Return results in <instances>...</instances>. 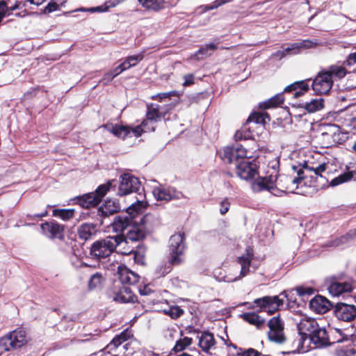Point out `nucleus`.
<instances>
[{"mask_svg":"<svg viewBox=\"0 0 356 356\" xmlns=\"http://www.w3.org/2000/svg\"><path fill=\"white\" fill-rule=\"evenodd\" d=\"M120 184L117 195L125 196L132 193H136L141 186V182L138 177L130 174L123 173L119 177Z\"/></svg>","mask_w":356,"mask_h":356,"instance_id":"nucleus-9","label":"nucleus"},{"mask_svg":"<svg viewBox=\"0 0 356 356\" xmlns=\"http://www.w3.org/2000/svg\"><path fill=\"white\" fill-rule=\"evenodd\" d=\"M297 294L300 297H305L307 296H312L314 293L315 290L312 286H298L295 289Z\"/></svg>","mask_w":356,"mask_h":356,"instance_id":"nucleus-51","label":"nucleus"},{"mask_svg":"<svg viewBox=\"0 0 356 356\" xmlns=\"http://www.w3.org/2000/svg\"><path fill=\"white\" fill-rule=\"evenodd\" d=\"M293 179V176L289 175H280L275 179L280 189L279 193H293L295 189L298 188Z\"/></svg>","mask_w":356,"mask_h":356,"instance_id":"nucleus-25","label":"nucleus"},{"mask_svg":"<svg viewBox=\"0 0 356 356\" xmlns=\"http://www.w3.org/2000/svg\"><path fill=\"white\" fill-rule=\"evenodd\" d=\"M108 131L112 133L115 136L125 140L130 134V126L114 124L111 129H108Z\"/></svg>","mask_w":356,"mask_h":356,"instance_id":"nucleus-36","label":"nucleus"},{"mask_svg":"<svg viewBox=\"0 0 356 356\" xmlns=\"http://www.w3.org/2000/svg\"><path fill=\"white\" fill-rule=\"evenodd\" d=\"M230 202H229L228 198L226 197L220 202V213L222 215H225L228 212Z\"/></svg>","mask_w":356,"mask_h":356,"instance_id":"nucleus-61","label":"nucleus"},{"mask_svg":"<svg viewBox=\"0 0 356 356\" xmlns=\"http://www.w3.org/2000/svg\"><path fill=\"white\" fill-rule=\"evenodd\" d=\"M331 128L333 129L332 131L330 132H323L322 136L324 139L328 141L327 147L332 146L334 144L339 143V136L340 135L339 127L335 125H332Z\"/></svg>","mask_w":356,"mask_h":356,"instance_id":"nucleus-40","label":"nucleus"},{"mask_svg":"<svg viewBox=\"0 0 356 356\" xmlns=\"http://www.w3.org/2000/svg\"><path fill=\"white\" fill-rule=\"evenodd\" d=\"M146 247L143 244H139L136 246L135 250H132L129 252H124V254H134V259L136 264L144 265L145 260Z\"/></svg>","mask_w":356,"mask_h":356,"instance_id":"nucleus-37","label":"nucleus"},{"mask_svg":"<svg viewBox=\"0 0 356 356\" xmlns=\"http://www.w3.org/2000/svg\"><path fill=\"white\" fill-rule=\"evenodd\" d=\"M342 127L346 131H356V118L348 116L344 119Z\"/></svg>","mask_w":356,"mask_h":356,"instance_id":"nucleus-50","label":"nucleus"},{"mask_svg":"<svg viewBox=\"0 0 356 356\" xmlns=\"http://www.w3.org/2000/svg\"><path fill=\"white\" fill-rule=\"evenodd\" d=\"M234 149L236 152V161L244 160L245 158H251L252 156L249 155L248 151L241 145H234Z\"/></svg>","mask_w":356,"mask_h":356,"instance_id":"nucleus-49","label":"nucleus"},{"mask_svg":"<svg viewBox=\"0 0 356 356\" xmlns=\"http://www.w3.org/2000/svg\"><path fill=\"white\" fill-rule=\"evenodd\" d=\"M193 343V339L188 337H184L179 340H177L175 343V346L172 348V350L175 353H178L183 351L187 347L191 346Z\"/></svg>","mask_w":356,"mask_h":356,"instance_id":"nucleus-45","label":"nucleus"},{"mask_svg":"<svg viewBox=\"0 0 356 356\" xmlns=\"http://www.w3.org/2000/svg\"><path fill=\"white\" fill-rule=\"evenodd\" d=\"M327 290L330 295L338 297L343 293L352 292L353 287L350 283L341 282L337 277L333 276L327 281Z\"/></svg>","mask_w":356,"mask_h":356,"instance_id":"nucleus-18","label":"nucleus"},{"mask_svg":"<svg viewBox=\"0 0 356 356\" xmlns=\"http://www.w3.org/2000/svg\"><path fill=\"white\" fill-rule=\"evenodd\" d=\"M118 275L121 282L120 285H134L139 282L140 277L135 272L129 269L125 265L118 267Z\"/></svg>","mask_w":356,"mask_h":356,"instance_id":"nucleus-21","label":"nucleus"},{"mask_svg":"<svg viewBox=\"0 0 356 356\" xmlns=\"http://www.w3.org/2000/svg\"><path fill=\"white\" fill-rule=\"evenodd\" d=\"M302 52L299 42L292 43L286 48L284 51V53L286 54H298Z\"/></svg>","mask_w":356,"mask_h":356,"instance_id":"nucleus-58","label":"nucleus"},{"mask_svg":"<svg viewBox=\"0 0 356 356\" xmlns=\"http://www.w3.org/2000/svg\"><path fill=\"white\" fill-rule=\"evenodd\" d=\"M147 207V202L137 200L129 206L124 213L115 216L111 223L113 230L119 234H125L124 232L140 217Z\"/></svg>","mask_w":356,"mask_h":356,"instance_id":"nucleus-2","label":"nucleus"},{"mask_svg":"<svg viewBox=\"0 0 356 356\" xmlns=\"http://www.w3.org/2000/svg\"><path fill=\"white\" fill-rule=\"evenodd\" d=\"M40 228L42 234L51 240H65L66 226L58 222L55 220L46 221L42 223L40 225Z\"/></svg>","mask_w":356,"mask_h":356,"instance_id":"nucleus-11","label":"nucleus"},{"mask_svg":"<svg viewBox=\"0 0 356 356\" xmlns=\"http://www.w3.org/2000/svg\"><path fill=\"white\" fill-rule=\"evenodd\" d=\"M133 337L134 334L132 333V330L129 328H127L120 334L115 335L107 347L110 348L111 350L115 349Z\"/></svg>","mask_w":356,"mask_h":356,"instance_id":"nucleus-29","label":"nucleus"},{"mask_svg":"<svg viewBox=\"0 0 356 356\" xmlns=\"http://www.w3.org/2000/svg\"><path fill=\"white\" fill-rule=\"evenodd\" d=\"M177 95V91L172 90L170 92H161L151 96V99L157 100L159 102H163L165 99H170L172 97L176 96Z\"/></svg>","mask_w":356,"mask_h":356,"instance_id":"nucleus-54","label":"nucleus"},{"mask_svg":"<svg viewBox=\"0 0 356 356\" xmlns=\"http://www.w3.org/2000/svg\"><path fill=\"white\" fill-rule=\"evenodd\" d=\"M311 80V79H306L293 82L285 87L282 92L274 95L267 101L259 103V108L266 110L280 106L284 102V93H291L294 98L304 95L310 90L309 82Z\"/></svg>","mask_w":356,"mask_h":356,"instance_id":"nucleus-3","label":"nucleus"},{"mask_svg":"<svg viewBox=\"0 0 356 356\" xmlns=\"http://www.w3.org/2000/svg\"><path fill=\"white\" fill-rule=\"evenodd\" d=\"M298 42L302 51L303 50L316 49V47L322 45V42L318 39L302 40Z\"/></svg>","mask_w":356,"mask_h":356,"instance_id":"nucleus-47","label":"nucleus"},{"mask_svg":"<svg viewBox=\"0 0 356 356\" xmlns=\"http://www.w3.org/2000/svg\"><path fill=\"white\" fill-rule=\"evenodd\" d=\"M145 10L158 12L164 8L165 0H138Z\"/></svg>","mask_w":356,"mask_h":356,"instance_id":"nucleus-33","label":"nucleus"},{"mask_svg":"<svg viewBox=\"0 0 356 356\" xmlns=\"http://www.w3.org/2000/svg\"><path fill=\"white\" fill-rule=\"evenodd\" d=\"M97 232V225L94 223H83L77 228L79 238L85 241L92 239Z\"/></svg>","mask_w":356,"mask_h":356,"instance_id":"nucleus-26","label":"nucleus"},{"mask_svg":"<svg viewBox=\"0 0 356 356\" xmlns=\"http://www.w3.org/2000/svg\"><path fill=\"white\" fill-rule=\"evenodd\" d=\"M301 106L305 108L309 113H314L323 108V100L322 99H312L309 102L302 104Z\"/></svg>","mask_w":356,"mask_h":356,"instance_id":"nucleus-44","label":"nucleus"},{"mask_svg":"<svg viewBox=\"0 0 356 356\" xmlns=\"http://www.w3.org/2000/svg\"><path fill=\"white\" fill-rule=\"evenodd\" d=\"M187 249L184 232H179L172 235L169 239L167 260L169 266L164 267L163 273L168 274L172 266H179L185 262V252Z\"/></svg>","mask_w":356,"mask_h":356,"instance_id":"nucleus-1","label":"nucleus"},{"mask_svg":"<svg viewBox=\"0 0 356 356\" xmlns=\"http://www.w3.org/2000/svg\"><path fill=\"white\" fill-rule=\"evenodd\" d=\"M218 154L220 159L227 163H232L236 161V152L234 145L226 146L220 149Z\"/></svg>","mask_w":356,"mask_h":356,"instance_id":"nucleus-34","label":"nucleus"},{"mask_svg":"<svg viewBox=\"0 0 356 356\" xmlns=\"http://www.w3.org/2000/svg\"><path fill=\"white\" fill-rule=\"evenodd\" d=\"M243 305H248V308L250 309L259 308L258 312H265L268 315H273L284 306V300L279 296H265L254 299L252 302H244Z\"/></svg>","mask_w":356,"mask_h":356,"instance_id":"nucleus-7","label":"nucleus"},{"mask_svg":"<svg viewBox=\"0 0 356 356\" xmlns=\"http://www.w3.org/2000/svg\"><path fill=\"white\" fill-rule=\"evenodd\" d=\"M152 218L150 214L141 215L131 225L125 234H116L115 236H122V243L139 242L144 240L148 233L147 226Z\"/></svg>","mask_w":356,"mask_h":356,"instance_id":"nucleus-6","label":"nucleus"},{"mask_svg":"<svg viewBox=\"0 0 356 356\" xmlns=\"http://www.w3.org/2000/svg\"><path fill=\"white\" fill-rule=\"evenodd\" d=\"M269 328L268 337L270 341L282 344L285 342L286 337L284 335V323L280 318V315L273 316L267 323Z\"/></svg>","mask_w":356,"mask_h":356,"instance_id":"nucleus-10","label":"nucleus"},{"mask_svg":"<svg viewBox=\"0 0 356 356\" xmlns=\"http://www.w3.org/2000/svg\"><path fill=\"white\" fill-rule=\"evenodd\" d=\"M113 180L99 185L94 191L75 196L71 199L72 204L89 210L99 207L103 198L112 187Z\"/></svg>","mask_w":356,"mask_h":356,"instance_id":"nucleus-4","label":"nucleus"},{"mask_svg":"<svg viewBox=\"0 0 356 356\" xmlns=\"http://www.w3.org/2000/svg\"><path fill=\"white\" fill-rule=\"evenodd\" d=\"M115 77V76H114V74L111 70V71L106 72V74H104V75L103 76V80L108 82V81H112Z\"/></svg>","mask_w":356,"mask_h":356,"instance_id":"nucleus-63","label":"nucleus"},{"mask_svg":"<svg viewBox=\"0 0 356 356\" xmlns=\"http://www.w3.org/2000/svg\"><path fill=\"white\" fill-rule=\"evenodd\" d=\"M67 0H50L49 3L44 8V13H51L59 10L60 6H64Z\"/></svg>","mask_w":356,"mask_h":356,"instance_id":"nucleus-48","label":"nucleus"},{"mask_svg":"<svg viewBox=\"0 0 356 356\" xmlns=\"http://www.w3.org/2000/svg\"><path fill=\"white\" fill-rule=\"evenodd\" d=\"M240 316L243 321L255 326L258 330H263L266 327L265 319L254 312L243 313Z\"/></svg>","mask_w":356,"mask_h":356,"instance_id":"nucleus-27","label":"nucleus"},{"mask_svg":"<svg viewBox=\"0 0 356 356\" xmlns=\"http://www.w3.org/2000/svg\"><path fill=\"white\" fill-rule=\"evenodd\" d=\"M152 193L156 200L167 202L172 200H179L184 196L181 192H179L173 188H164L161 186L154 187Z\"/></svg>","mask_w":356,"mask_h":356,"instance_id":"nucleus-19","label":"nucleus"},{"mask_svg":"<svg viewBox=\"0 0 356 356\" xmlns=\"http://www.w3.org/2000/svg\"><path fill=\"white\" fill-rule=\"evenodd\" d=\"M335 316L344 322H352L355 320L356 306L342 302H337L334 306Z\"/></svg>","mask_w":356,"mask_h":356,"instance_id":"nucleus-16","label":"nucleus"},{"mask_svg":"<svg viewBox=\"0 0 356 356\" xmlns=\"http://www.w3.org/2000/svg\"><path fill=\"white\" fill-rule=\"evenodd\" d=\"M297 167L293 166V169L297 172V176L293 177V179L295 180V183L298 186L305 179H306V176L305 175V172L302 169L297 170Z\"/></svg>","mask_w":356,"mask_h":356,"instance_id":"nucleus-59","label":"nucleus"},{"mask_svg":"<svg viewBox=\"0 0 356 356\" xmlns=\"http://www.w3.org/2000/svg\"><path fill=\"white\" fill-rule=\"evenodd\" d=\"M254 258V250L248 246L245 249V254L237 257L236 262L241 265L239 279L245 277L250 273L251 262Z\"/></svg>","mask_w":356,"mask_h":356,"instance_id":"nucleus-22","label":"nucleus"},{"mask_svg":"<svg viewBox=\"0 0 356 356\" xmlns=\"http://www.w3.org/2000/svg\"><path fill=\"white\" fill-rule=\"evenodd\" d=\"M216 340L213 334L209 331H204L199 337L198 345L202 350L208 353L215 345Z\"/></svg>","mask_w":356,"mask_h":356,"instance_id":"nucleus-28","label":"nucleus"},{"mask_svg":"<svg viewBox=\"0 0 356 356\" xmlns=\"http://www.w3.org/2000/svg\"><path fill=\"white\" fill-rule=\"evenodd\" d=\"M247 125L245 123L241 129L236 131L234 136L235 141L246 140L252 137V131L250 128L246 127Z\"/></svg>","mask_w":356,"mask_h":356,"instance_id":"nucleus-46","label":"nucleus"},{"mask_svg":"<svg viewBox=\"0 0 356 356\" xmlns=\"http://www.w3.org/2000/svg\"><path fill=\"white\" fill-rule=\"evenodd\" d=\"M74 209H54L52 211V215L54 217H58L64 221H67L72 219L75 214Z\"/></svg>","mask_w":356,"mask_h":356,"instance_id":"nucleus-41","label":"nucleus"},{"mask_svg":"<svg viewBox=\"0 0 356 356\" xmlns=\"http://www.w3.org/2000/svg\"><path fill=\"white\" fill-rule=\"evenodd\" d=\"M238 356H261V353L254 348H248V350L238 353Z\"/></svg>","mask_w":356,"mask_h":356,"instance_id":"nucleus-60","label":"nucleus"},{"mask_svg":"<svg viewBox=\"0 0 356 356\" xmlns=\"http://www.w3.org/2000/svg\"><path fill=\"white\" fill-rule=\"evenodd\" d=\"M323 70L330 75V80L333 81L343 79L348 73L345 66L339 65H331Z\"/></svg>","mask_w":356,"mask_h":356,"instance_id":"nucleus-30","label":"nucleus"},{"mask_svg":"<svg viewBox=\"0 0 356 356\" xmlns=\"http://www.w3.org/2000/svg\"><path fill=\"white\" fill-rule=\"evenodd\" d=\"M356 238V228L349 230L344 235L340 236L337 239V244H342L348 243V241L353 240Z\"/></svg>","mask_w":356,"mask_h":356,"instance_id":"nucleus-52","label":"nucleus"},{"mask_svg":"<svg viewBox=\"0 0 356 356\" xmlns=\"http://www.w3.org/2000/svg\"><path fill=\"white\" fill-rule=\"evenodd\" d=\"M252 188L256 193L268 191L274 195H278V194L273 192V190H275V181L272 176L258 177L257 179L252 181Z\"/></svg>","mask_w":356,"mask_h":356,"instance_id":"nucleus-20","label":"nucleus"},{"mask_svg":"<svg viewBox=\"0 0 356 356\" xmlns=\"http://www.w3.org/2000/svg\"><path fill=\"white\" fill-rule=\"evenodd\" d=\"M121 210L119 200L107 198L103 204L98 207L97 210V220L103 225V220L118 213Z\"/></svg>","mask_w":356,"mask_h":356,"instance_id":"nucleus-14","label":"nucleus"},{"mask_svg":"<svg viewBox=\"0 0 356 356\" xmlns=\"http://www.w3.org/2000/svg\"><path fill=\"white\" fill-rule=\"evenodd\" d=\"M334 306L329 300L319 295L309 301L310 309L317 314H325Z\"/></svg>","mask_w":356,"mask_h":356,"instance_id":"nucleus-23","label":"nucleus"},{"mask_svg":"<svg viewBox=\"0 0 356 356\" xmlns=\"http://www.w3.org/2000/svg\"><path fill=\"white\" fill-rule=\"evenodd\" d=\"M29 337L23 327H17L0 339V347L5 351L15 350L26 345Z\"/></svg>","mask_w":356,"mask_h":356,"instance_id":"nucleus-8","label":"nucleus"},{"mask_svg":"<svg viewBox=\"0 0 356 356\" xmlns=\"http://www.w3.org/2000/svg\"><path fill=\"white\" fill-rule=\"evenodd\" d=\"M91 212H81L79 215L78 220H87L90 217Z\"/></svg>","mask_w":356,"mask_h":356,"instance_id":"nucleus-64","label":"nucleus"},{"mask_svg":"<svg viewBox=\"0 0 356 356\" xmlns=\"http://www.w3.org/2000/svg\"><path fill=\"white\" fill-rule=\"evenodd\" d=\"M147 124V120H144L141 122V124L135 127H130V133H132L134 136L136 138L140 137L144 132L143 127H145Z\"/></svg>","mask_w":356,"mask_h":356,"instance_id":"nucleus-57","label":"nucleus"},{"mask_svg":"<svg viewBox=\"0 0 356 356\" xmlns=\"http://www.w3.org/2000/svg\"><path fill=\"white\" fill-rule=\"evenodd\" d=\"M111 296L113 301L120 304L139 302L137 296L124 285H114Z\"/></svg>","mask_w":356,"mask_h":356,"instance_id":"nucleus-13","label":"nucleus"},{"mask_svg":"<svg viewBox=\"0 0 356 356\" xmlns=\"http://www.w3.org/2000/svg\"><path fill=\"white\" fill-rule=\"evenodd\" d=\"M266 118L270 120V115L266 112H252L248 118L245 124H248L253 122L258 124L264 125L266 124Z\"/></svg>","mask_w":356,"mask_h":356,"instance_id":"nucleus-39","label":"nucleus"},{"mask_svg":"<svg viewBox=\"0 0 356 356\" xmlns=\"http://www.w3.org/2000/svg\"><path fill=\"white\" fill-rule=\"evenodd\" d=\"M356 175V170L347 171L341 173L337 177L332 179L330 183L332 186H337L338 185L344 184L350 181Z\"/></svg>","mask_w":356,"mask_h":356,"instance_id":"nucleus-38","label":"nucleus"},{"mask_svg":"<svg viewBox=\"0 0 356 356\" xmlns=\"http://www.w3.org/2000/svg\"><path fill=\"white\" fill-rule=\"evenodd\" d=\"M318 324V323L314 318H305L300 320L297 325L298 334L300 335L298 342V347L303 346L304 341L308 339L309 337L313 332V330L316 329Z\"/></svg>","mask_w":356,"mask_h":356,"instance_id":"nucleus-17","label":"nucleus"},{"mask_svg":"<svg viewBox=\"0 0 356 356\" xmlns=\"http://www.w3.org/2000/svg\"><path fill=\"white\" fill-rule=\"evenodd\" d=\"M184 311L179 306L172 305L169 307V316L173 319L177 320L184 315Z\"/></svg>","mask_w":356,"mask_h":356,"instance_id":"nucleus-53","label":"nucleus"},{"mask_svg":"<svg viewBox=\"0 0 356 356\" xmlns=\"http://www.w3.org/2000/svg\"><path fill=\"white\" fill-rule=\"evenodd\" d=\"M184 82L183 83V86L184 87L192 86L195 83L194 81V75L193 74H187L184 76Z\"/></svg>","mask_w":356,"mask_h":356,"instance_id":"nucleus-62","label":"nucleus"},{"mask_svg":"<svg viewBox=\"0 0 356 356\" xmlns=\"http://www.w3.org/2000/svg\"><path fill=\"white\" fill-rule=\"evenodd\" d=\"M217 48V45L214 44H206L205 46L200 48L199 50L195 53L194 57H196L197 60L204 59V58L211 55V53H209V50L213 51L216 50Z\"/></svg>","mask_w":356,"mask_h":356,"instance_id":"nucleus-43","label":"nucleus"},{"mask_svg":"<svg viewBox=\"0 0 356 356\" xmlns=\"http://www.w3.org/2000/svg\"><path fill=\"white\" fill-rule=\"evenodd\" d=\"M104 280V279L101 273L97 272L96 273L93 274L88 281V290L92 291L100 289L102 286Z\"/></svg>","mask_w":356,"mask_h":356,"instance_id":"nucleus-42","label":"nucleus"},{"mask_svg":"<svg viewBox=\"0 0 356 356\" xmlns=\"http://www.w3.org/2000/svg\"><path fill=\"white\" fill-rule=\"evenodd\" d=\"M147 111L145 114L146 120L157 121L161 119L162 114L159 111L160 106L152 103L147 104Z\"/></svg>","mask_w":356,"mask_h":356,"instance_id":"nucleus-35","label":"nucleus"},{"mask_svg":"<svg viewBox=\"0 0 356 356\" xmlns=\"http://www.w3.org/2000/svg\"><path fill=\"white\" fill-rule=\"evenodd\" d=\"M302 168L309 172H313L314 175H311V177L318 179V177H323V173L327 170V165L325 163H323L314 165V163L309 165L307 162H305L302 165Z\"/></svg>","mask_w":356,"mask_h":356,"instance_id":"nucleus-32","label":"nucleus"},{"mask_svg":"<svg viewBox=\"0 0 356 356\" xmlns=\"http://www.w3.org/2000/svg\"><path fill=\"white\" fill-rule=\"evenodd\" d=\"M308 339L317 347H323L331 343L326 329L320 327L318 324Z\"/></svg>","mask_w":356,"mask_h":356,"instance_id":"nucleus-24","label":"nucleus"},{"mask_svg":"<svg viewBox=\"0 0 356 356\" xmlns=\"http://www.w3.org/2000/svg\"><path fill=\"white\" fill-rule=\"evenodd\" d=\"M333 86V80H330V75L321 70L316 74L312 83V88L317 95L327 94Z\"/></svg>","mask_w":356,"mask_h":356,"instance_id":"nucleus-15","label":"nucleus"},{"mask_svg":"<svg viewBox=\"0 0 356 356\" xmlns=\"http://www.w3.org/2000/svg\"><path fill=\"white\" fill-rule=\"evenodd\" d=\"M138 292L141 296L146 297L145 299H143L142 302L146 303L147 305H154L158 302L154 296L156 293L152 290L149 285H144L139 287Z\"/></svg>","mask_w":356,"mask_h":356,"instance_id":"nucleus-31","label":"nucleus"},{"mask_svg":"<svg viewBox=\"0 0 356 356\" xmlns=\"http://www.w3.org/2000/svg\"><path fill=\"white\" fill-rule=\"evenodd\" d=\"M122 236H108L95 241L90 248V257L97 261L109 257L122 244Z\"/></svg>","mask_w":356,"mask_h":356,"instance_id":"nucleus-5","label":"nucleus"},{"mask_svg":"<svg viewBox=\"0 0 356 356\" xmlns=\"http://www.w3.org/2000/svg\"><path fill=\"white\" fill-rule=\"evenodd\" d=\"M344 65L348 67L349 70H352L353 72H356V51L348 56Z\"/></svg>","mask_w":356,"mask_h":356,"instance_id":"nucleus-55","label":"nucleus"},{"mask_svg":"<svg viewBox=\"0 0 356 356\" xmlns=\"http://www.w3.org/2000/svg\"><path fill=\"white\" fill-rule=\"evenodd\" d=\"M235 172L241 179L253 181L259 175V166L253 161L241 160L236 164Z\"/></svg>","mask_w":356,"mask_h":356,"instance_id":"nucleus-12","label":"nucleus"},{"mask_svg":"<svg viewBox=\"0 0 356 356\" xmlns=\"http://www.w3.org/2000/svg\"><path fill=\"white\" fill-rule=\"evenodd\" d=\"M144 58V54L143 52L136 54V55H132L127 56L126 58V60H127V63L129 64V66L134 67L136 66L139 62H140Z\"/></svg>","mask_w":356,"mask_h":356,"instance_id":"nucleus-56","label":"nucleus"}]
</instances>
